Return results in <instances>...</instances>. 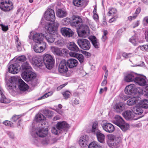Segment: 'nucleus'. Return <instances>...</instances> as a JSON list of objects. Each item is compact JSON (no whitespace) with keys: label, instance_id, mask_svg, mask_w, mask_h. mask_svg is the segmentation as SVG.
<instances>
[{"label":"nucleus","instance_id":"obj_26","mask_svg":"<svg viewBox=\"0 0 148 148\" xmlns=\"http://www.w3.org/2000/svg\"><path fill=\"white\" fill-rule=\"evenodd\" d=\"M136 77V73H131L127 74L125 77V81L127 82L134 81L135 78Z\"/></svg>","mask_w":148,"mask_h":148},{"label":"nucleus","instance_id":"obj_16","mask_svg":"<svg viewBox=\"0 0 148 148\" xmlns=\"http://www.w3.org/2000/svg\"><path fill=\"white\" fill-rule=\"evenodd\" d=\"M58 71L60 73H66L68 71V69L65 60H62L61 62L59 65Z\"/></svg>","mask_w":148,"mask_h":148},{"label":"nucleus","instance_id":"obj_3","mask_svg":"<svg viewBox=\"0 0 148 148\" xmlns=\"http://www.w3.org/2000/svg\"><path fill=\"white\" fill-rule=\"evenodd\" d=\"M70 126L64 121L59 122L56 125V127H53L51 129L52 133L55 135H58L63 132L66 133Z\"/></svg>","mask_w":148,"mask_h":148},{"label":"nucleus","instance_id":"obj_12","mask_svg":"<svg viewBox=\"0 0 148 148\" xmlns=\"http://www.w3.org/2000/svg\"><path fill=\"white\" fill-rule=\"evenodd\" d=\"M44 17L46 20L53 22L55 19L54 11L50 8L48 9L45 13Z\"/></svg>","mask_w":148,"mask_h":148},{"label":"nucleus","instance_id":"obj_48","mask_svg":"<svg viewBox=\"0 0 148 148\" xmlns=\"http://www.w3.org/2000/svg\"><path fill=\"white\" fill-rule=\"evenodd\" d=\"M21 117L20 115H15L13 116L11 119V121L13 122H16Z\"/></svg>","mask_w":148,"mask_h":148},{"label":"nucleus","instance_id":"obj_8","mask_svg":"<svg viewBox=\"0 0 148 148\" xmlns=\"http://www.w3.org/2000/svg\"><path fill=\"white\" fill-rule=\"evenodd\" d=\"M72 20L71 23V25L77 29L80 28L84 25L83 24L82 19L78 16L74 15L72 17Z\"/></svg>","mask_w":148,"mask_h":148},{"label":"nucleus","instance_id":"obj_35","mask_svg":"<svg viewBox=\"0 0 148 148\" xmlns=\"http://www.w3.org/2000/svg\"><path fill=\"white\" fill-rule=\"evenodd\" d=\"M138 104L142 108H148V100H142L138 103Z\"/></svg>","mask_w":148,"mask_h":148},{"label":"nucleus","instance_id":"obj_19","mask_svg":"<svg viewBox=\"0 0 148 148\" xmlns=\"http://www.w3.org/2000/svg\"><path fill=\"white\" fill-rule=\"evenodd\" d=\"M123 116L127 120L133 119L136 120L137 119L135 118V115L133 112L130 110H127L123 113Z\"/></svg>","mask_w":148,"mask_h":148},{"label":"nucleus","instance_id":"obj_25","mask_svg":"<svg viewBox=\"0 0 148 148\" xmlns=\"http://www.w3.org/2000/svg\"><path fill=\"white\" fill-rule=\"evenodd\" d=\"M18 87L21 91H25L29 88L28 86L21 79L18 80Z\"/></svg>","mask_w":148,"mask_h":148},{"label":"nucleus","instance_id":"obj_41","mask_svg":"<svg viewBox=\"0 0 148 148\" xmlns=\"http://www.w3.org/2000/svg\"><path fill=\"white\" fill-rule=\"evenodd\" d=\"M84 2L83 0H73V5L76 6L80 7L82 5Z\"/></svg>","mask_w":148,"mask_h":148},{"label":"nucleus","instance_id":"obj_20","mask_svg":"<svg viewBox=\"0 0 148 148\" xmlns=\"http://www.w3.org/2000/svg\"><path fill=\"white\" fill-rule=\"evenodd\" d=\"M42 58L36 57L33 58L31 61L32 64L36 67H40L43 63Z\"/></svg>","mask_w":148,"mask_h":148},{"label":"nucleus","instance_id":"obj_18","mask_svg":"<svg viewBox=\"0 0 148 148\" xmlns=\"http://www.w3.org/2000/svg\"><path fill=\"white\" fill-rule=\"evenodd\" d=\"M61 32L63 36L67 37L72 36L73 34V32L71 29L65 27L61 28Z\"/></svg>","mask_w":148,"mask_h":148},{"label":"nucleus","instance_id":"obj_32","mask_svg":"<svg viewBox=\"0 0 148 148\" xmlns=\"http://www.w3.org/2000/svg\"><path fill=\"white\" fill-rule=\"evenodd\" d=\"M132 110L134 113L137 115H140L143 113V109L138 104L136 106L133 108Z\"/></svg>","mask_w":148,"mask_h":148},{"label":"nucleus","instance_id":"obj_15","mask_svg":"<svg viewBox=\"0 0 148 148\" xmlns=\"http://www.w3.org/2000/svg\"><path fill=\"white\" fill-rule=\"evenodd\" d=\"M102 128L104 130L108 133H111L114 130V126L109 123H105L102 125Z\"/></svg>","mask_w":148,"mask_h":148},{"label":"nucleus","instance_id":"obj_7","mask_svg":"<svg viewBox=\"0 0 148 148\" xmlns=\"http://www.w3.org/2000/svg\"><path fill=\"white\" fill-rule=\"evenodd\" d=\"M29 38V39H32L34 42L41 44L44 42L43 40L45 36L44 34L42 33H36L34 34L33 32H30Z\"/></svg>","mask_w":148,"mask_h":148},{"label":"nucleus","instance_id":"obj_23","mask_svg":"<svg viewBox=\"0 0 148 148\" xmlns=\"http://www.w3.org/2000/svg\"><path fill=\"white\" fill-rule=\"evenodd\" d=\"M69 55L71 56L74 57L77 59L81 64L84 63V58L82 54L76 53L74 52H69Z\"/></svg>","mask_w":148,"mask_h":148},{"label":"nucleus","instance_id":"obj_5","mask_svg":"<svg viewBox=\"0 0 148 148\" xmlns=\"http://www.w3.org/2000/svg\"><path fill=\"white\" fill-rule=\"evenodd\" d=\"M125 93L128 95H133L139 94H143V91L139 87L135 88V85L131 84L127 86L125 90Z\"/></svg>","mask_w":148,"mask_h":148},{"label":"nucleus","instance_id":"obj_9","mask_svg":"<svg viewBox=\"0 0 148 148\" xmlns=\"http://www.w3.org/2000/svg\"><path fill=\"white\" fill-rule=\"evenodd\" d=\"M77 32L79 37H86L90 34L89 27L86 25H83L80 28L77 29Z\"/></svg>","mask_w":148,"mask_h":148},{"label":"nucleus","instance_id":"obj_44","mask_svg":"<svg viewBox=\"0 0 148 148\" xmlns=\"http://www.w3.org/2000/svg\"><path fill=\"white\" fill-rule=\"evenodd\" d=\"M36 121L38 122H40L41 121H44L45 119V118L43 115L42 114H39L36 116Z\"/></svg>","mask_w":148,"mask_h":148},{"label":"nucleus","instance_id":"obj_33","mask_svg":"<svg viewBox=\"0 0 148 148\" xmlns=\"http://www.w3.org/2000/svg\"><path fill=\"white\" fill-rule=\"evenodd\" d=\"M45 28L49 33L48 34H54L56 32V30L54 29V27L51 24H49L46 25Z\"/></svg>","mask_w":148,"mask_h":148},{"label":"nucleus","instance_id":"obj_59","mask_svg":"<svg viewBox=\"0 0 148 148\" xmlns=\"http://www.w3.org/2000/svg\"><path fill=\"white\" fill-rule=\"evenodd\" d=\"M53 26L54 27V29L57 30V28L59 25L57 21L55 22L52 24Z\"/></svg>","mask_w":148,"mask_h":148},{"label":"nucleus","instance_id":"obj_11","mask_svg":"<svg viewBox=\"0 0 148 148\" xmlns=\"http://www.w3.org/2000/svg\"><path fill=\"white\" fill-rule=\"evenodd\" d=\"M77 43L79 47L84 50H88L90 48V43L87 39L84 38L78 39Z\"/></svg>","mask_w":148,"mask_h":148},{"label":"nucleus","instance_id":"obj_45","mask_svg":"<svg viewBox=\"0 0 148 148\" xmlns=\"http://www.w3.org/2000/svg\"><path fill=\"white\" fill-rule=\"evenodd\" d=\"M62 94L64 99H66L70 97L71 95V92L68 90L62 92Z\"/></svg>","mask_w":148,"mask_h":148},{"label":"nucleus","instance_id":"obj_6","mask_svg":"<svg viewBox=\"0 0 148 148\" xmlns=\"http://www.w3.org/2000/svg\"><path fill=\"white\" fill-rule=\"evenodd\" d=\"M42 60L47 69H51L52 68L55 62L54 59L49 54L45 55L43 58Z\"/></svg>","mask_w":148,"mask_h":148},{"label":"nucleus","instance_id":"obj_14","mask_svg":"<svg viewBox=\"0 0 148 148\" xmlns=\"http://www.w3.org/2000/svg\"><path fill=\"white\" fill-rule=\"evenodd\" d=\"M21 67L17 63H14L10 65L8 68L9 73L12 74L17 73L20 71Z\"/></svg>","mask_w":148,"mask_h":148},{"label":"nucleus","instance_id":"obj_46","mask_svg":"<svg viewBox=\"0 0 148 148\" xmlns=\"http://www.w3.org/2000/svg\"><path fill=\"white\" fill-rule=\"evenodd\" d=\"M0 102L5 103H8L10 102V100L7 99L5 96L2 97L0 99Z\"/></svg>","mask_w":148,"mask_h":148},{"label":"nucleus","instance_id":"obj_43","mask_svg":"<svg viewBox=\"0 0 148 148\" xmlns=\"http://www.w3.org/2000/svg\"><path fill=\"white\" fill-rule=\"evenodd\" d=\"M129 41L134 46L137 45L138 43V40L135 36H132L130 39H129Z\"/></svg>","mask_w":148,"mask_h":148},{"label":"nucleus","instance_id":"obj_17","mask_svg":"<svg viewBox=\"0 0 148 148\" xmlns=\"http://www.w3.org/2000/svg\"><path fill=\"white\" fill-rule=\"evenodd\" d=\"M38 46L37 45H35L33 46L34 51L37 53L42 52L46 48V44L45 42H42V44Z\"/></svg>","mask_w":148,"mask_h":148},{"label":"nucleus","instance_id":"obj_1","mask_svg":"<svg viewBox=\"0 0 148 148\" xmlns=\"http://www.w3.org/2000/svg\"><path fill=\"white\" fill-rule=\"evenodd\" d=\"M21 68L24 71L21 74L22 78L25 81L29 82L32 86H35L36 85V75L31 71L32 68L29 64L27 62H24L22 64Z\"/></svg>","mask_w":148,"mask_h":148},{"label":"nucleus","instance_id":"obj_60","mask_svg":"<svg viewBox=\"0 0 148 148\" xmlns=\"http://www.w3.org/2000/svg\"><path fill=\"white\" fill-rule=\"evenodd\" d=\"M107 88L106 87H105L104 88H101L100 89L99 93L100 94H102L104 91H106L107 90Z\"/></svg>","mask_w":148,"mask_h":148},{"label":"nucleus","instance_id":"obj_29","mask_svg":"<svg viewBox=\"0 0 148 148\" xmlns=\"http://www.w3.org/2000/svg\"><path fill=\"white\" fill-rule=\"evenodd\" d=\"M57 16L60 18H63L66 16L67 12L64 10L61 9H58L56 12Z\"/></svg>","mask_w":148,"mask_h":148},{"label":"nucleus","instance_id":"obj_22","mask_svg":"<svg viewBox=\"0 0 148 148\" xmlns=\"http://www.w3.org/2000/svg\"><path fill=\"white\" fill-rule=\"evenodd\" d=\"M17 82L18 81L16 79L11 77L10 81L8 82L6 84L7 89L11 90L16 87V84H17Z\"/></svg>","mask_w":148,"mask_h":148},{"label":"nucleus","instance_id":"obj_63","mask_svg":"<svg viewBox=\"0 0 148 148\" xmlns=\"http://www.w3.org/2000/svg\"><path fill=\"white\" fill-rule=\"evenodd\" d=\"M57 141V139L56 138H53L52 139H51V140H50V144H53L54 143H56Z\"/></svg>","mask_w":148,"mask_h":148},{"label":"nucleus","instance_id":"obj_47","mask_svg":"<svg viewBox=\"0 0 148 148\" xmlns=\"http://www.w3.org/2000/svg\"><path fill=\"white\" fill-rule=\"evenodd\" d=\"M122 56L124 58L126 59L132 57L133 56L132 53H127L125 52L122 53Z\"/></svg>","mask_w":148,"mask_h":148},{"label":"nucleus","instance_id":"obj_50","mask_svg":"<svg viewBox=\"0 0 148 148\" xmlns=\"http://www.w3.org/2000/svg\"><path fill=\"white\" fill-rule=\"evenodd\" d=\"M116 12V9L112 8L109 9V11L108 13L109 15H111L114 14Z\"/></svg>","mask_w":148,"mask_h":148},{"label":"nucleus","instance_id":"obj_40","mask_svg":"<svg viewBox=\"0 0 148 148\" xmlns=\"http://www.w3.org/2000/svg\"><path fill=\"white\" fill-rule=\"evenodd\" d=\"M51 138V137L48 136L43 138L41 141V144L44 145L50 144Z\"/></svg>","mask_w":148,"mask_h":148},{"label":"nucleus","instance_id":"obj_34","mask_svg":"<svg viewBox=\"0 0 148 148\" xmlns=\"http://www.w3.org/2000/svg\"><path fill=\"white\" fill-rule=\"evenodd\" d=\"M45 38L49 43L53 42L55 40V36L54 34H48L44 36Z\"/></svg>","mask_w":148,"mask_h":148},{"label":"nucleus","instance_id":"obj_39","mask_svg":"<svg viewBox=\"0 0 148 148\" xmlns=\"http://www.w3.org/2000/svg\"><path fill=\"white\" fill-rule=\"evenodd\" d=\"M107 141L108 144L109 146H112V143H111V142H113L115 138V136L112 134H109L107 135Z\"/></svg>","mask_w":148,"mask_h":148},{"label":"nucleus","instance_id":"obj_61","mask_svg":"<svg viewBox=\"0 0 148 148\" xmlns=\"http://www.w3.org/2000/svg\"><path fill=\"white\" fill-rule=\"evenodd\" d=\"M107 80L106 79H104L101 83V85L102 86H104L107 84Z\"/></svg>","mask_w":148,"mask_h":148},{"label":"nucleus","instance_id":"obj_55","mask_svg":"<svg viewBox=\"0 0 148 148\" xmlns=\"http://www.w3.org/2000/svg\"><path fill=\"white\" fill-rule=\"evenodd\" d=\"M6 133L10 138L12 139L14 138V134L12 132L10 131H7Z\"/></svg>","mask_w":148,"mask_h":148},{"label":"nucleus","instance_id":"obj_56","mask_svg":"<svg viewBox=\"0 0 148 148\" xmlns=\"http://www.w3.org/2000/svg\"><path fill=\"white\" fill-rule=\"evenodd\" d=\"M140 23V22L139 21H137L134 22L132 25V27L133 28H134L135 27L138 26Z\"/></svg>","mask_w":148,"mask_h":148},{"label":"nucleus","instance_id":"obj_58","mask_svg":"<svg viewBox=\"0 0 148 148\" xmlns=\"http://www.w3.org/2000/svg\"><path fill=\"white\" fill-rule=\"evenodd\" d=\"M0 26L1 27L2 30L4 31H6L8 29L7 26H5L3 24H0Z\"/></svg>","mask_w":148,"mask_h":148},{"label":"nucleus","instance_id":"obj_13","mask_svg":"<svg viewBox=\"0 0 148 148\" xmlns=\"http://www.w3.org/2000/svg\"><path fill=\"white\" fill-rule=\"evenodd\" d=\"M51 50L53 54L60 56H62L64 54H66L68 52V51L66 49H61L55 47H51Z\"/></svg>","mask_w":148,"mask_h":148},{"label":"nucleus","instance_id":"obj_51","mask_svg":"<svg viewBox=\"0 0 148 148\" xmlns=\"http://www.w3.org/2000/svg\"><path fill=\"white\" fill-rule=\"evenodd\" d=\"M3 124L7 126H10L11 127H13V123L10 121L6 120L3 123Z\"/></svg>","mask_w":148,"mask_h":148},{"label":"nucleus","instance_id":"obj_4","mask_svg":"<svg viewBox=\"0 0 148 148\" xmlns=\"http://www.w3.org/2000/svg\"><path fill=\"white\" fill-rule=\"evenodd\" d=\"M114 124L118 126L123 131H125L129 128V125L125 123V121L120 116L116 115L113 121Z\"/></svg>","mask_w":148,"mask_h":148},{"label":"nucleus","instance_id":"obj_54","mask_svg":"<svg viewBox=\"0 0 148 148\" xmlns=\"http://www.w3.org/2000/svg\"><path fill=\"white\" fill-rule=\"evenodd\" d=\"M141 9L140 8H138L136 10L134 14L133 15V18H136L139 13L140 12Z\"/></svg>","mask_w":148,"mask_h":148},{"label":"nucleus","instance_id":"obj_42","mask_svg":"<svg viewBox=\"0 0 148 148\" xmlns=\"http://www.w3.org/2000/svg\"><path fill=\"white\" fill-rule=\"evenodd\" d=\"M16 44L18 51H21V44L20 41L19 39L16 37Z\"/></svg>","mask_w":148,"mask_h":148},{"label":"nucleus","instance_id":"obj_24","mask_svg":"<svg viewBox=\"0 0 148 148\" xmlns=\"http://www.w3.org/2000/svg\"><path fill=\"white\" fill-rule=\"evenodd\" d=\"M125 104L123 102H119L115 104L114 110L117 113L121 112L125 109Z\"/></svg>","mask_w":148,"mask_h":148},{"label":"nucleus","instance_id":"obj_38","mask_svg":"<svg viewBox=\"0 0 148 148\" xmlns=\"http://www.w3.org/2000/svg\"><path fill=\"white\" fill-rule=\"evenodd\" d=\"M91 41L94 47L96 48H99V43L98 40L95 36H93L91 38Z\"/></svg>","mask_w":148,"mask_h":148},{"label":"nucleus","instance_id":"obj_10","mask_svg":"<svg viewBox=\"0 0 148 148\" xmlns=\"http://www.w3.org/2000/svg\"><path fill=\"white\" fill-rule=\"evenodd\" d=\"M13 8V5L11 1L9 0H3L0 3V9L4 11H8Z\"/></svg>","mask_w":148,"mask_h":148},{"label":"nucleus","instance_id":"obj_27","mask_svg":"<svg viewBox=\"0 0 148 148\" xmlns=\"http://www.w3.org/2000/svg\"><path fill=\"white\" fill-rule=\"evenodd\" d=\"M67 65L69 68H72L76 66L78 64L77 60L74 59H70L66 62Z\"/></svg>","mask_w":148,"mask_h":148},{"label":"nucleus","instance_id":"obj_53","mask_svg":"<svg viewBox=\"0 0 148 148\" xmlns=\"http://www.w3.org/2000/svg\"><path fill=\"white\" fill-rule=\"evenodd\" d=\"M142 51H146L148 49V45H145L142 46H140L138 47Z\"/></svg>","mask_w":148,"mask_h":148},{"label":"nucleus","instance_id":"obj_30","mask_svg":"<svg viewBox=\"0 0 148 148\" xmlns=\"http://www.w3.org/2000/svg\"><path fill=\"white\" fill-rule=\"evenodd\" d=\"M94 134L96 135L97 140L99 142L102 144H104L105 143V135L102 133L100 131Z\"/></svg>","mask_w":148,"mask_h":148},{"label":"nucleus","instance_id":"obj_64","mask_svg":"<svg viewBox=\"0 0 148 148\" xmlns=\"http://www.w3.org/2000/svg\"><path fill=\"white\" fill-rule=\"evenodd\" d=\"M143 21L148 24V16L144 17L143 19Z\"/></svg>","mask_w":148,"mask_h":148},{"label":"nucleus","instance_id":"obj_28","mask_svg":"<svg viewBox=\"0 0 148 148\" xmlns=\"http://www.w3.org/2000/svg\"><path fill=\"white\" fill-rule=\"evenodd\" d=\"M140 99V98L138 97H134L127 100V104L128 106L134 105L138 103Z\"/></svg>","mask_w":148,"mask_h":148},{"label":"nucleus","instance_id":"obj_52","mask_svg":"<svg viewBox=\"0 0 148 148\" xmlns=\"http://www.w3.org/2000/svg\"><path fill=\"white\" fill-rule=\"evenodd\" d=\"M55 43V45L58 46L60 47L64 45L63 41L61 40H58L57 41H56Z\"/></svg>","mask_w":148,"mask_h":148},{"label":"nucleus","instance_id":"obj_2","mask_svg":"<svg viewBox=\"0 0 148 148\" xmlns=\"http://www.w3.org/2000/svg\"><path fill=\"white\" fill-rule=\"evenodd\" d=\"M48 133L47 128L44 129L42 127H39L34 130L33 129L31 133L33 138L32 140V142L34 144L37 145L39 141L38 137H44L46 136Z\"/></svg>","mask_w":148,"mask_h":148},{"label":"nucleus","instance_id":"obj_49","mask_svg":"<svg viewBox=\"0 0 148 148\" xmlns=\"http://www.w3.org/2000/svg\"><path fill=\"white\" fill-rule=\"evenodd\" d=\"M52 94V92H49L47 93H46L42 96L39 97L38 99V100H40L41 99H43L45 98H47L49 96L51 95Z\"/></svg>","mask_w":148,"mask_h":148},{"label":"nucleus","instance_id":"obj_62","mask_svg":"<svg viewBox=\"0 0 148 148\" xmlns=\"http://www.w3.org/2000/svg\"><path fill=\"white\" fill-rule=\"evenodd\" d=\"M23 9L20 8L18 10L16 13L17 14H18L20 13V12L21 14H22L23 13Z\"/></svg>","mask_w":148,"mask_h":148},{"label":"nucleus","instance_id":"obj_21","mask_svg":"<svg viewBox=\"0 0 148 148\" xmlns=\"http://www.w3.org/2000/svg\"><path fill=\"white\" fill-rule=\"evenodd\" d=\"M88 140L89 137L88 136L86 135L82 136L79 140V144L81 147H85L87 145Z\"/></svg>","mask_w":148,"mask_h":148},{"label":"nucleus","instance_id":"obj_37","mask_svg":"<svg viewBox=\"0 0 148 148\" xmlns=\"http://www.w3.org/2000/svg\"><path fill=\"white\" fill-rule=\"evenodd\" d=\"M91 131L94 134L100 131L98 129V123L96 121L93 123L92 126Z\"/></svg>","mask_w":148,"mask_h":148},{"label":"nucleus","instance_id":"obj_36","mask_svg":"<svg viewBox=\"0 0 148 148\" xmlns=\"http://www.w3.org/2000/svg\"><path fill=\"white\" fill-rule=\"evenodd\" d=\"M88 148H102V146L97 141H93L88 145Z\"/></svg>","mask_w":148,"mask_h":148},{"label":"nucleus","instance_id":"obj_57","mask_svg":"<svg viewBox=\"0 0 148 148\" xmlns=\"http://www.w3.org/2000/svg\"><path fill=\"white\" fill-rule=\"evenodd\" d=\"M26 59V58L24 56H21L18 57V60L19 61L23 62L25 61Z\"/></svg>","mask_w":148,"mask_h":148},{"label":"nucleus","instance_id":"obj_31","mask_svg":"<svg viewBox=\"0 0 148 148\" xmlns=\"http://www.w3.org/2000/svg\"><path fill=\"white\" fill-rule=\"evenodd\" d=\"M67 46L68 49L70 50L76 52H78L79 51V48L74 42H71L68 43Z\"/></svg>","mask_w":148,"mask_h":148}]
</instances>
